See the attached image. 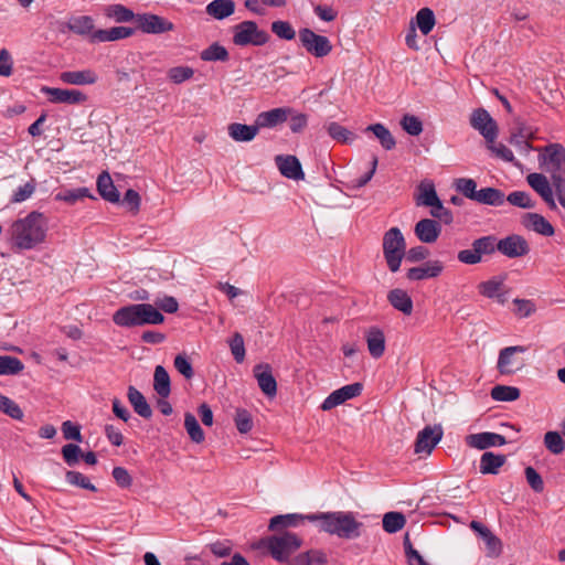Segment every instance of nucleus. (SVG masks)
Here are the masks:
<instances>
[{
  "label": "nucleus",
  "mask_w": 565,
  "mask_h": 565,
  "mask_svg": "<svg viewBox=\"0 0 565 565\" xmlns=\"http://www.w3.org/2000/svg\"><path fill=\"white\" fill-rule=\"evenodd\" d=\"M47 220L44 214L32 211L25 217L14 221L8 234L19 250L33 249L46 238Z\"/></svg>",
  "instance_id": "nucleus-1"
},
{
  "label": "nucleus",
  "mask_w": 565,
  "mask_h": 565,
  "mask_svg": "<svg viewBox=\"0 0 565 565\" xmlns=\"http://www.w3.org/2000/svg\"><path fill=\"white\" fill-rule=\"evenodd\" d=\"M307 520L318 522L319 529L330 535L343 540H354L361 536L363 523L358 521L353 512L334 511L308 514Z\"/></svg>",
  "instance_id": "nucleus-2"
},
{
  "label": "nucleus",
  "mask_w": 565,
  "mask_h": 565,
  "mask_svg": "<svg viewBox=\"0 0 565 565\" xmlns=\"http://www.w3.org/2000/svg\"><path fill=\"white\" fill-rule=\"evenodd\" d=\"M540 160L551 173V180L559 204L565 209V147L550 143L542 149Z\"/></svg>",
  "instance_id": "nucleus-3"
},
{
  "label": "nucleus",
  "mask_w": 565,
  "mask_h": 565,
  "mask_svg": "<svg viewBox=\"0 0 565 565\" xmlns=\"http://www.w3.org/2000/svg\"><path fill=\"white\" fill-rule=\"evenodd\" d=\"M113 321L118 327L134 328L146 324H161L164 316L150 303H132L115 311Z\"/></svg>",
  "instance_id": "nucleus-4"
},
{
  "label": "nucleus",
  "mask_w": 565,
  "mask_h": 565,
  "mask_svg": "<svg viewBox=\"0 0 565 565\" xmlns=\"http://www.w3.org/2000/svg\"><path fill=\"white\" fill-rule=\"evenodd\" d=\"M383 255L388 269L396 273L406 255V242L398 227H391L383 235Z\"/></svg>",
  "instance_id": "nucleus-5"
},
{
  "label": "nucleus",
  "mask_w": 565,
  "mask_h": 565,
  "mask_svg": "<svg viewBox=\"0 0 565 565\" xmlns=\"http://www.w3.org/2000/svg\"><path fill=\"white\" fill-rule=\"evenodd\" d=\"M302 545V540L291 532L273 535L267 539L266 546L277 562H289L290 556Z\"/></svg>",
  "instance_id": "nucleus-6"
},
{
  "label": "nucleus",
  "mask_w": 565,
  "mask_h": 565,
  "mask_svg": "<svg viewBox=\"0 0 565 565\" xmlns=\"http://www.w3.org/2000/svg\"><path fill=\"white\" fill-rule=\"evenodd\" d=\"M233 43L237 46H263L270 40L267 31L258 28L255 21L246 20L232 28Z\"/></svg>",
  "instance_id": "nucleus-7"
},
{
  "label": "nucleus",
  "mask_w": 565,
  "mask_h": 565,
  "mask_svg": "<svg viewBox=\"0 0 565 565\" xmlns=\"http://www.w3.org/2000/svg\"><path fill=\"white\" fill-rule=\"evenodd\" d=\"M495 250H498V238L493 235H488L475 239L471 248L460 250L457 258L462 264L476 265L481 263L482 256H490Z\"/></svg>",
  "instance_id": "nucleus-8"
},
{
  "label": "nucleus",
  "mask_w": 565,
  "mask_h": 565,
  "mask_svg": "<svg viewBox=\"0 0 565 565\" xmlns=\"http://www.w3.org/2000/svg\"><path fill=\"white\" fill-rule=\"evenodd\" d=\"M298 36L301 46L316 58L326 57L333 50V45L328 36L318 34L309 28L300 29Z\"/></svg>",
  "instance_id": "nucleus-9"
},
{
  "label": "nucleus",
  "mask_w": 565,
  "mask_h": 565,
  "mask_svg": "<svg viewBox=\"0 0 565 565\" xmlns=\"http://www.w3.org/2000/svg\"><path fill=\"white\" fill-rule=\"evenodd\" d=\"M526 351L527 348L523 345H513L502 349L498 358V371L501 374L508 375L523 369L525 362L522 358L518 356V354H522Z\"/></svg>",
  "instance_id": "nucleus-10"
},
{
  "label": "nucleus",
  "mask_w": 565,
  "mask_h": 565,
  "mask_svg": "<svg viewBox=\"0 0 565 565\" xmlns=\"http://www.w3.org/2000/svg\"><path fill=\"white\" fill-rule=\"evenodd\" d=\"M470 125L478 130L488 143H493L498 137V126L490 114L483 109H476L470 117Z\"/></svg>",
  "instance_id": "nucleus-11"
},
{
  "label": "nucleus",
  "mask_w": 565,
  "mask_h": 565,
  "mask_svg": "<svg viewBox=\"0 0 565 565\" xmlns=\"http://www.w3.org/2000/svg\"><path fill=\"white\" fill-rule=\"evenodd\" d=\"M137 28L146 34H162L174 30V24L153 13H141L136 17Z\"/></svg>",
  "instance_id": "nucleus-12"
},
{
  "label": "nucleus",
  "mask_w": 565,
  "mask_h": 565,
  "mask_svg": "<svg viewBox=\"0 0 565 565\" xmlns=\"http://www.w3.org/2000/svg\"><path fill=\"white\" fill-rule=\"evenodd\" d=\"M444 435L440 425L426 426L416 437L414 451L415 454L430 455L436 445L441 440Z\"/></svg>",
  "instance_id": "nucleus-13"
},
{
  "label": "nucleus",
  "mask_w": 565,
  "mask_h": 565,
  "mask_svg": "<svg viewBox=\"0 0 565 565\" xmlns=\"http://www.w3.org/2000/svg\"><path fill=\"white\" fill-rule=\"evenodd\" d=\"M498 252L509 258H519L529 254L530 246L523 236L511 234L498 239Z\"/></svg>",
  "instance_id": "nucleus-14"
},
{
  "label": "nucleus",
  "mask_w": 565,
  "mask_h": 565,
  "mask_svg": "<svg viewBox=\"0 0 565 565\" xmlns=\"http://www.w3.org/2000/svg\"><path fill=\"white\" fill-rule=\"evenodd\" d=\"M41 92L49 96V100L53 104L79 105L87 100V96L78 89L43 86Z\"/></svg>",
  "instance_id": "nucleus-15"
},
{
  "label": "nucleus",
  "mask_w": 565,
  "mask_h": 565,
  "mask_svg": "<svg viewBox=\"0 0 565 565\" xmlns=\"http://www.w3.org/2000/svg\"><path fill=\"white\" fill-rule=\"evenodd\" d=\"M363 385L359 382L344 385L333 391L321 404L322 411H330L348 399L354 398L362 393Z\"/></svg>",
  "instance_id": "nucleus-16"
},
{
  "label": "nucleus",
  "mask_w": 565,
  "mask_h": 565,
  "mask_svg": "<svg viewBox=\"0 0 565 565\" xmlns=\"http://www.w3.org/2000/svg\"><path fill=\"white\" fill-rule=\"evenodd\" d=\"M530 186L542 198L551 210H556V203L553 195V183L542 173H531L526 178Z\"/></svg>",
  "instance_id": "nucleus-17"
},
{
  "label": "nucleus",
  "mask_w": 565,
  "mask_h": 565,
  "mask_svg": "<svg viewBox=\"0 0 565 565\" xmlns=\"http://www.w3.org/2000/svg\"><path fill=\"white\" fill-rule=\"evenodd\" d=\"M466 444L479 450H484L490 447L503 446L507 439L503 435L490 431L471 434L466 437Z\"/></svg>",
  "instance_id": "nucleus-18"
},
{
  "label": "nucleus",
  "mask_w": 565,
  "mask_h": 565,
  "mask_svg": "<svg viewBox=\"0 0 565 565\" xmlns=\"http://www.w3.org/2000/svg\"><path fill=\"white\" fill-rule=\"evenodd\" d=\"M253 372L262 392L268 397H274L277 393V382L271 373L270 365L257 364Z\"/></svg>",
  "instance_id": "nucleus-19"
},
{
  "label": "nucleus",
  "mask_w": 565,
  "mask_h": 565,
  "mask_svg": "<svg viewBox=\"0 0 565 565\" xmlns=\"http://www.w3.org/2000/svg\"><path fill=\"white\" fill-rule=\"evenodd\" d=\"M414 233L422 243L431 244L438 239L441 226L435 220L423 218L416 223Z\"/></svg>",
  "instance_id": "nucleus-20"
},
{
  "label": "nucleus",
  "mask_w": 565,
  "mask_h": 565,
  "mask_svg": "<svg viewBox=\"0 0 565 565\" xmlns=\"http://www.w3.org/2000/svg\"><path fill=\"white\" fill-rule=\"evenodd\" d=\"M292 113L291 108L279 107L267 111H262L256 117L257 127L260 128H273L279 124L285 122L288 116Z\"/></svg>",
  "instance_id": "nucleus-21"
},
{
  "label": "nucleus",
  "mask_w": 565,
  "mask_h": 565,
  "mask_svg": "<svg viewBox=\"0 0 565 565\" xmlns=\"http://www.w3.org/2000/svg\"><path fill=\"white\" fill-rule=\"evenodd\" d=\"M275 162L284 177L292 180H302L305 178L301 163L297 157L280 154L275 158Z\"/></svg>",
  "instance_id": "nucleus-22"
},
{
  "label": "nucleus",
  "mask_w": 565,
  "mask_h": 565,
  "mask_svg": "<svg viewBox=\"0 0 565 565\" xmlns=\"http://www.w3.org/2000/svg\"><path fill=\"white\" fill-rule=\"evenodd\" d=\"M444 269V265L439 260H430L418 267H412L407 270L406 277L409 280L417 281L427 278L438 277Z\"/></svg>",
  "instance_id": "nucleus-23"
},
{
  "label": "nucleus",
  "mask_w": 565,
  "mask_h": 565,
  "mask_svg": "<svg viewBox=\"0 0 565 565\" xmlns=\"http://www.w3.org/2000/svg\"><path fill=\"white\" fill-rule=\"evenodd\" d=\"M98 76L93 70L65 71L60 74V81L68 85H93L97 82Z\"/></svg>",
  "instance_id": "nucleus-24"
},
{
  "label": "nucleus",
  "mask_w": 565,
  "mask_h": 565,
  "mask_svg": "<svg viewBox=\"0 0 565 565\" xmlns=\"http://www.w3.org/2000/svg\"><path fill=\"white\" fill-rule=\"evenodd\" d=\"M387 301L397 311L405 316L413 313L414 305L408 292L401 288H394L387 292Z\"/></svg>",
  "instance_id": "nucleus-25"
},
{
  "label": "nucleus",
  "mask_w": 565,
  "mask_h": 565,
  "mask_svg": "<svg viewBox=\"0 0 565 565\" xmlns=\"http://www.w3.org/2000/svg\"><path fill=\"white\" fill-rule=\"evenodd\" d=\"M367 350L372 358L380 359L385 352V335L379 327H371L365 331Z\"/></svg>",
  "instance_id": "nucleus-26"
},
{
  "label": "nucleus",
  "mask_w": 565,
  "mask_h": 565,
  "mask_svg": "<svg viewBox=\"0 0 565 565\" xmlns=\"http://www.w3.org/2000/svg\"><path fill=\"white\" fill-rule=\"evenodd\" d=\"M135 34V29L129 26H114L106 30H96L92 34V42H113L127 39Z\"/></svg>",
  "instance_id": "nucleus-27"
},
{
  "label": "nucleus",
  "mask_w": 565,
  "mask_h": 565,
  "mask_svg": "<svg viewBox=\"0 0 565 565\" xmlns=\"http://www.w3.org/2000/svg\"><path fill=\"white\" fill-rule=\"evenodd\" d=\"M259 128L257 124L245 125L241 122H232L227 127L228 136L236 142L252 141L258 135Z\"/></svg>",
  "instance_id": "nucleus-28"
},
{
  "label": "nucleus",
  "mask_w": 565,
  "mask_h": 565,
  "mask_svg": "<svg viewBox=\"0 0 565 565\" xmlns=\"http://www.w3.org/2000/svg\"><path fill=\"white\" fill-rule=\"evenodd\" d=\"M522 223L525 227L544 236H552L555 232L553 225L544 216L537 213H526Z\"/></svg>",
  "instance_id": "nucleus-29"
},
{
  "label": "nucleus",
  "mask_w": 565,
  "mask_h": 565,
  "mask_svg": "<svg viewBox=\"0 0 565 565\" xmlns=\"http://www.w3.org/2000/svg\"><path fill=\"white\" fill-rule=\"evenodd\" d=\"M507 457L504 455L486 451L480 458V472L482 475H498Z\"/></svg>",
  "instance_id": "nucleus-30"
},
{
  "label": "nucleus",
  "mask_w": 565,
  "mask_h": 565,
  "mask_svg": "<svg viewBox=\"0 0 565 565\" xmlns=\"http://www.w3.org/2000/svg\"><path fill=\"white\" fill-rule=\"evenodd\" d=\"M97 191L104 200L110 203H118L120 201L119 192L106 171L102 172L97 179Z\"/></svg>",
  "instance_id": "nucleus-31"
},
{
  "label": "nucleus",
  "mask_w": 565,
  "mask_h": 565,
  "mask_svg": "<svg viewBox=\"0 0 565 565\" xmlns=\"http://www.w3.org/2000/svg\"><path fill=\"white\" fill-rule=\"evenodd\" d=\"M66 28L75 34L89 36L96 31L94 20L88 15H77L68 19Z\"/></svg>",
  "instance_id": "nucleus-32"
},
{
  "label": "nucleus",
  "mask_w": 565,
  "mask_h": 565,
  "mask_svg": "<svg viewBox=\"0 0 565 565\" xmlns=\"http://www.w3.org/2000/svg\"><path fill=\"white\" fill-rule=\"evenodd\" d=\"M127 397L134 411L141 417L148 419L152 416V409L141 392L135 386H129Z\"/></svg>",
  "instance_id": "nucleus-33"
},
{
  "label": "nucleus",
  "mask_w": 565,
  "mask_h": 565,
  "mask_svg": "<svg viewBox=\"0 0 565 565\" xmlns=\"http://www.w3.org/2000/svg\"><path fill=\"white\" fill-rule=\"evenodd\" d=\"M206 13L216 20H223L235 11L233 0H213L206 6Z\"/></svg>",
  "instance_id": "nucleus-34"
},
{
  "label": "nucleus",
  "mask_w": 565,
  "mask_h": 565,
  "mask_svg": "<svg viewBox=\"0 0 565 565\" xmlns=\"http://www.w3.org/2000/svg\"><path fill=\"white\" fill-rule=\"evenodd\" d=\"M305 520H307V515L298 513L279 514L270 519L268 527L270 531H280L282 529L297 526Z\"/></svg>",
  "instance_id": "nucleus-35"
},
{
  "label": "nucleus",
  "mask_w": 565,
  "mask_h": 565,
  "mask_svg": "<svg viewBox=\"0 0 565 565\" xmlns=\"http://www.w3.org/2000/svg\"><path fill=\"white\" fill-rule=\"evenodd\" d=\"M415 201L418 206L436 205L439 201V198L435 190L434 183L426 181L420 182L418 185V194L416 195Z\"/></svg>",
  "instance_id": "nucleus-36"
},
{
  "label": "nucleus",
  "mask_w": 565,
  "mask_h": 565,
  "mask_svg": "<svg viewBox=\"0 0 565 565\" xmlns=\"http://www.w3.org/2000/svg\"><path fill=\"white\" fill-rule=\"evenodd\" d=\"M475 201L480 204L500 206L504 203L505 195L499 189L483 188L481 190H478Z\"/></svg>",
  "instance_id": "nucleus-37"
},
{
  "label": "nucleus",
  "mask_w": 565,
  "mask_h": 565,
  "mask_svg": "<svg viewBox=\"0 0 565 565\" xmlns=\"http://www.w3.org/2000/svg\"><path fill=\"white\" fill-rule=\"evenodd\" d=\"M153 388L162 398H167L171 393L170 376L162 365L154 369Z\"/></svg>",
  "instance_id": "nucleus-38"
},
{
  "label": "nucleus",
  "mask_w": 565,
  "mask_h": 565,
  "mask_svg": "<svg viewBox=\"0 0 565 565\" xmlns=\"http://www.w3.org/2000/svg\"><path fill=\"white\" fill-rule=\"evenodd\" d=\"M200 58L204 62H227L230 54L225 46L221 45L218 42H214L201 51Z\"/></svg>",
  "instance_id": "nucleus-39"
},
{
  "label": "nucleus",
  "mask_w": 565,
  "mask_h": 565,
  "mask_svg": "<svg viewBox=\"0 0 565 565\" xmlns=\"http://www.w3.org/2000/svg\"><path fill=\"white\" fill-rule=\"evenodd\" d=\"M327 563V555L319 550H310L297 555L289 565H323Z\"/></svg>",
  "instance_id": "nucleus-40"
},
{
  "label": "nucleus",
  "mask_w": 565,
  "mask_h": 565,
  "mask_svg": "<svg viewBox=\"0 0 565 565\" xmlns=\"http://www.w3.org/2000/svg\"><path fill=\"white\" fill-rule=\"evenodd\" d=\"M106 17L115 20L117 23H125L131 20L136 21L137 14L124 4H109L105 9Z\"/></svg>",
  "instance_id": "nucleus-41"
},
{
  "label": "nucleus",
  "mask_w": 565,
  "mask_h": 565,
  "mask_svg": "<svg viewBox=\"0 0 565 565\" xmlns=\"http://www.w3.org/2000/svg\"><path fill=\"white\" fill-rule=\"evenodd\" d=\"M365 131L373 132L385 150H392L396 145L393 135L383 124L370 125L365 128Z\"/></svg>",
  "instance_id": "nucleus-42"
},
{
  "label": "nucleus",
  "mask_w": 565,
  "mask_h": 565,
  "mask_svg": "<svg viewBox=\"0 0 565 565\" xmlns=\"http://www.w3.org/2000/svg\"><path fill=\"white\" fill-rule=\"evenodd\" d=\"M84 198L95 199L87 188L65 189L57 192L54 196L56 201H63L71 205Z\"/></svg>",
  "instance_id": "nucleus-43"
},
{
  "label": "nucleus",
  "mask_w": 565,
  "mask_h": 565,
  "mask_svg": "<svg viewBox=\"0 0 565 565\" xmlns=\"http://www.w3.org/2000/svg\"><path fill=\"white\" fill-rule=\"evenodd\" d=\"M520 390L515 386L495 385L491 388V397L498 402H513L520 397Z\"/></svg>",
  "instance_id": "nucleus-44"
},
{
  "label": "nucleus",
  "mask_w": 565,
  "mask_h": 565,
  "mask_svg": "<svg viewBox=\"0 0 565 565\" xmlns=\"http://www.w3.org/2000/svg\"><path fill=\"white\" fill-rule=\"evenodd\" d=\"M504 287V277H492L478 285V291L486 298L493 299Z\"/></svg>",
  "instance_id": "nucleus-45"
},
{
  "label": "nucleus",
  "mask_w": 565,
  "mask_h": 565,
  "mask_svg": "<svg viewBox=\"0 0 565 565\" xmlns=\"http://www.w3.org/2000/svg\"><path fill=\"white\" fill-rule=\"evenodd\" d=\"M406 524V519L401 512H387L383 516L382 525L385 532L396 533Z\"/></svg>",
  "instance_id": "nucleus-46"
},
{
  "label": "nucleus",
  "mask_w": 565,
  "mask_h": 565,
  "mask_svg": "<svg viewBox=\"0 0 565 565\" xmlns=\"http://www.w3.org/2000/svg\"><path fill=\"white\" fill-rule=\"evenodd\" d=\"M436 23L434 11L429 8L420 9L416 14V24L424 35L431 32Z\"/></svg>",
  "instance_id": "nucleus-47"
},
{
  "label": "nucleus",
  "mask_w": 565,
  "mask_h": 565,
  "mask_svg": "<svg viewBox=\"0 0 565 565\" xmlns=\"http://www.w3.org/2000/svg\"><path fill=\"white\" fill-rule=\"evenodd\" d=\"M184 427L192 441L196 444L204 441V431L193 414L186 413L184 415Z\"/></svg>",
  "instance_id": "nucleus-48"
},
{
  "label": "nucleus",
  "mask_w": 565,
  "mask_h": 565,
  "mask_svg": "<svg viewBox=\"0 0 565 565\" xmlns=\"http://www.w3.org/2000/svg\"><path fill=\"white\" fill-rule=\"evenodd\" d=\"M324 128L327 129L329 136L339 142L348 143L354 139V135L349 129L335 121L326 124Z\"/></svg>",
  "instance_id": "nucleus-49"
},
{
  "label": "nucleus",
  "mask_w": 565,
  "mask_h": 565,
  "mask_svg": "<svg viewBox=\"0 0 565 565\" xmlns=\"http://www.w3.org/2000/svg\"><path fill=\"white\" fill-rule=\"evenodd\" d=\"M532 132L520 128L518 132H513L510 137V143L515 147L521 153L527 154L533 148L529 138Z\"/></svg>",
  "instance_id": "nucleus-50"
},
{
  "label": "nucleus",
  "mask_w": 565,
  "mask_h": 565,
  "mask_svg": "<svg viewBox=\"0 0 565 565\" xmlns=\"http://www.w3.org/2000/svg\"><path fill=\"white\" fill-rule=\"evenodd\" d=\"M24 369L23 363L15 356L0 355V375H15Z\"/></svg>",
  "instance_id": "nucleus-51"
},
{
  "label": "nucleus",
  "mask_w": 565,
  "mask_h": 565,
  "mask_svg": "<svg viewBox=\"0 0 565 565\" xmlns=\"http://www.w3.org/2000/svg\"><path fill=\"white\" fill-rule=\"evenodd\" d=\"M544 445L553 455H561L565 449V441L557 431H547L544 435Z\"/></svg>",
  "instance_id": "nucleus-52"
},
{
  "label": "nucleus",
  "mask_w": 565,
  "mask_h": 565,
  "mask_svg": "<svg viewBox=\"0 0 565 565\" xmlns=\"http://www.w3.org/2000/svg\"><path fill=\"white\" fill-rule=\"evenodd\" d=\"M0 412L13 419L21 420L23 418V411L21 407L13 399L2 394H0Z\"/></svg>",
  "instance_id": "nucleus-53"
},
{
  "label": "nucleus",
  "mask_w": 565,
  "mask_h": 565,
  "mask_svg": "<svg viewBox=\"0 0 565 565\" xmlns=\"http://www.w3.org/2000/svg\"><path fill=\"white\" fill-rule=\"evenodd\" d=\"M455 186L465 198L475 201L477 195V182L470 178H460L455 181Z\"/></svg>",
  "instance_id": "nucleus-54"
},
{
  "label": "nucleus",
  "mask_w": 565,
  "mask_h": 565,
  "mask_svg": "<svg viewBox=\"0 0 565 565\" xmlns=\"http://www.w3.org/2000/svg\"><path fill=\"white\" fill-rule=\"evenodd\" d=\"M234 422H235L237 430L241 434H247L253 428L252 415L245 408H237L236 409V413H235V416H234Z\"/></svg>",
  "instance_id": "nucleus-55"
},
{
  "label": "nucleus",
  "mask_w": 565,
  "mask_h": 565,
  "mask_svg": "<svg viewBox=\"0 0 565 565\" xmlns=\"http://www.w3.org/2000/svg\"><path fill=\"white\" fill-rule=\"evenodd\" d=\"M271 32L279 39L291 41L296 36V31L288 21H274L271 23Z\"/></svg>",
  "instance_id": "nucleus-56"
},
{
  "label": "nucleus",
  "mask_w": 565,
  "mask_h": 565,
  "mask_svg": "<svg viewBox=\"0 0 565 565\" xmlns=\"http://www.w3.org/2000/svg\"><path fill=\"white\" fill-rule=\"evenodd\" d=\"M66 481L73 486L86 489L93 492L97 491V488L85 477L82 472L70 470L65 475Z\"/></svg>",
  "instance_id": "nucleus-57"
},
{
  "label": "nucleus",
  "mask_w": 565,
  "mask_h": 565,
  "mask_svg": "<svg viewBox=\"0 0 565 565\" xmlns=\"http://www.w3.org/2000/svg\"><path fill=\"white\" fill-rule=\"evenodd\" d=\"M481 539L486 543L488 556L498 557L502 553V542L491 532V530H489Z\"/></svg>",
  "instance_id": "nucleus-58"
},
{
  "label": "nucleus",
  "mask_w": 565,
  "mask_h": 565,
  "mask_svg": "<svg viewBox=\"0 0 565 565\" xmlns=\"http://www.w3.org/2000/svg\"><path fill=\"white\" fill-rule=\"evenodd\" d=\"M505 200L510 204L522 209H533L535 205L530 194L524 191L511 192Z\"/></svg>",
  "instance_id": "nucleus-59"
},
{
  "label": "nucleus",
  "mask_w": 565,
  "mask_h": 565,
  "mask_svg": "<svg viewBox=\"0 0 565 565\" xmlns=\"http://www.w3.org/2000/svg\"><path fill=\"white\" fill-rule=\"evenodd\" d=\"M194 75V70L190 66H175L168 71V78L175 83L181 84Z\"/></svg>",
  "instance_id": "nucleus-60"
},
{
  "label": "nucleus",
  "mask_w": 565,
  "mask_h": 565,
  "mask_svg": "<svg viewBox=\"0 0 565 565\" xmlns=\"http://www.w3.org/2000/svg\"><path fill=\"white\" fill-rule=\"evenodd\" d=\"M401 126L411 136H418L423 131V122L414 115H404Z\"/></svg>",
  "instance_id": "nucleus-61"
},
{
  "label": "nucleus",
  "mask_w": 565,
  "mask_h": 565,
  "mask_svg": "<svg viewBox=\"0 0 565 565\" xmlns=\"http://www.w3.org/2000/svg\"><path fill=\"white\" fill-rule=\"evenodd\" d=\"M230 348L235 361L238 363L243 362L245 359V345L241 333H234L230 341Z\"/></svg>",
  "instance_id": "nucleus-62"
},
{
  "label": "nucleus",
  "mask_w": 565,
  "mask_h": 565,
  "mask_svg": "<svg viewBox=\"0 0 565 565\" xmlns=\"http://www.w3.org/2000/svg\"><path fill=\"white\" fill-rule=\"evenodd\" d=\"M526 481L533 491L541 493L544 490V481L541 475L531 466L524 470Z\"/></svg>",
  "instance_id": "nucleus-63"
},
{
  "label": "nucleus",
  "mask_w": 565,
  "mask_h": 565,
  "mask_svg": "<svg viewBox=\"0 0 565 565\" xmlns=\"http://www.w3.org/2000/svg\"><path fill=\"white\" fill-rule=\"evenodd\" d=\"M513 303L515 306L514 312L520 318H526V317L531 316L536 309L535 303L529 299L515 298L513 300Z\"/></svg>",
  "instance_id": "nucleus-64"
}]
</instances>
